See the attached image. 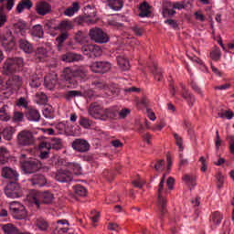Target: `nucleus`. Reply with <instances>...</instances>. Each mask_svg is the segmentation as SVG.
Segmentation results:
<instances>
[{
  "label": "nucleus",
  "instance_id": "1",
  "mask_svg": "<svg viewBox=\"0 0 234 234\" xmlns=\"http://www.w3.org/2000/svg\"><path fill=\"white\" fill-rule=\"evenodd\" d=\"M89 114L95 120H114L118 116V111L112 108L104 109L98 102H92L90 104Z\"/></svg>",
  "mask_w": 234,
  "mask_h": 234
},
{
  "label": "nucleus",
  "instance_id": "2",
  "mask_svg": "<svg viewBox=\"0 0 234 234\" xmlns=\"http://www.w3.org/2000/svg\"><path fill=\"white\" fill-rule=\"evenodd\" d=\"M24 65L25 62L21 57L8 58L5 59L3 69L6 76H10V74L19 72Z\"/></svg>",
  "mask_w": 234,
  "mask_h": 234
},
{
  "label": "nucleus",
  "instance_id": "3",
  "mask_svg": "<svg viewBox=\"0 0 234 234\" xmlns=\"http://www.w3.org/2000/svg\"><path fill=\"white\" fill-rule=\"evenodd\" d=\"M34 204L39 207L40 204H52L54 202V194L49 191L37 192L29 197Z\"/></svg>",
  "mask_w": 234,
  "mask_h": 234
},
{
  "label": "nucleus",
  "instance_id": "4",
  "mask_svg": "<svg viewBox=\"0 0 234 234\" xmlns=\"http://www.w3.org/2000/svg\"><path fill=\"white\" fill-rule=\"evenodd\" d=\"M36 139L34 138V133L28 130L21 131L16 137V144L18 147H28L34 145Z\"/></svg>",
  "mask_w": 234,
  "mask_h": 234
},
{
  "label": "nucleus",
  "instance_id": "5",
  "mask_svg": "<svg viewBox=\"0 0 234 234\" xmlns=\"http://www.w3.org/2000/svg\"><path fill=\"white\" fill-rule=\"evenodd\" d=\"M22 170L26 175H32L37 173L42 167L43 164L37 159H30L21 162Z\"/></svg>",
  "mask_w": 234,
  "mask_h": 234
},
{
  "label": "nucleus",
  "instance_id": "6",
  "mask_svg": "<svg viewBox=\"0 0 234 234\" xmlns=\"http://www.w3.org/2000/svg\"><path fill=\"white\" fill-rule=\"evenodd\" d=\"M89 36L91 41H94L95 43H109V35L103 32L101 28L94 27L90 29Z\"/></svg>",
  "mask_w": 234,
  "mask_h": 234
},
{
  "label": "nucleus",
  "instance_id": "7",
  "mask_svg": "<svg viewBox=\"0 0 234 234\" xmlns=\"http://www.w3.org/2000/svg\"><path fill=\"white\" fill-rule=\"evenodd\" d=\"M5 194L8 198H21L23 190L16 182H9L5 188Z\"/></svg>",
  "mask_w": 234,
  "mask_h": 234
},
{
  "label": "nucleus",
  "instance_id": "8",
  "mask_svg": "<svg viewBox=\"0 0 234 234\" xmlns=\"http://www.w3.org/2000/svg\"><path fill=\"white\" fill-rule=\"evenodd\" d=\"M0 40L2 41V47H4L6 52H10L16 47V37L11 31H7L5 34L2 35Z\"/></svg>",
  "mask_w": 234,
  "mask_h": 234
},
{
  "label": "nucleus",
  "instance_id": "9",
  "mask_svg": "<svg viewBox=\"0 0 234 234\" xmlns=\"http://www.w3.org/2000/svg\"><path fill=\"white\" fill-rule=\"evenodd\" d=\"M111 62L96 61L90 66V69L95 74H105L106 72H109V70H111Z\"/></svg>",
  "mask_w": 234,
  "mask_h": 234
},
{
  "label": "nucleus",
  "instance_id": "10",
  "mask_svg": "<svg viewBox=\"0 0 234 234\" xmlns=\"http://www.w3.org/2000/svg\"><path fill=\"white\" fill-rule=\"evenodd\" d=\"M55 179L61 184H69V182L74 180V177L72 176V172L67 169H58L55 175Z\"/></svg>",
  "mask_w": 234,
  "mask_h": 234
},
{
  "label": "nucleus",
  "instance_id": "11",
  "mask_svg": "<svg viewBox=\"0 0 234 234\" xmlns=\"http://www.w3.org/2000/svg\"><path fill=\"white\" fill-rule=\"evenodd\" d=\"M71 147L78 153H87L90 149V144L87 140L76 139L72 142Z\"/></svg>",
  "mask_w": 234,
  "mask_h": 234
},
{
  "label": "nucleus",
  "instance_id": "12",
  "mask_svg": "<svg viewBox=\"0 0 234 234\" xmlns=\"http://www.w3.org/2000/svg\"><path fill=\"white\" fill-rule=\"evenodd\" d=\"M84 54L89 56V58H100L103 54V51L100 46L87 45L84 47Z\"/></svg>",
  "mask_w": 234,
  "mask_h": 234
},
{
  "label": "nucleus",
  "instance_id": "13",
  "mask_svg": "<svg viewBox=\"0 0 234 234\" xmlns=\"http://www.w3.org/2000/svg\"><path fill=\"white\" fill-rule=\"evenodd\" d=\"M36 11L38 16H47L52 12V5L47 1H39L36 5Z\"/></svg>",
  "mask_w": 234,
  "mask_h": 234
},
{
  "label": "nucleus",
  "instance_id": "14",
  "mask_svg": "<svg viewBox=\"0 0 234 234\" xmlns=\"http://www.w3.org/2000/svg\"><path fill=\"white\" fill-rule=\"evenodd\" d=\"M44 85L48 90H52L58 85V74L49 73L44 78Z\"/></svg>",
  "mask_w": 234,
  "mask_h": 234
},
{
  "label": "nucleus",
  "instance_id": "15",
  "mask_svg": "<svg viewBox=\"0 0 234 234\" xmlns=\"http://www.w3.org/2000/svg\"><path fill=\"white\" fill-rule=\"evenodd\" d=\"M10 211L12 212V215L14 218L16 220H23L27 218V208H25V206L20 205L18 207H10Z\"/></svg>",
  "mask_w": 234,
  "mask_h": 234
},
{
  "label": "nucleus",
  "instance_id": "16",
  "mask_svg": "<svg viewBox=\"0 0 234 234\" xmlns=\"http://www.w3.org/2000/svg\"><path fill=\"white\" fill-rule=\"evenodd\" d=\"M61 59L62 61H66V63H74L76 61H83V55L68 52L61 56Z\"/></svg>",
  "mask_w": 234,
  "mask_h": 234
},
{
  "label": "nucleus",
  "instance_id": "17",
  "mask_svg": "<svg viewBox=\"0 0 234 234\" xmlns=\"http://www.w3.org/2000/svg\"><path fill=\"white\" fill-rule=\"evenodd\" d=\"M2 176L3 178H8L9 180H13L11 182H17L19 178V174H17V172L10 167H4L2 170Z\"/></svg>",
  "mask_w": 234,
  "mask_h": 234
},
{
  "label": "nucleus",
  "instance_id": "18",
  "mask_svg": "<svg viewBox=\"0 0 234 234\" xmlns=\"http://www.w3.org/2000/svg\"><path fill=\"white\" fill-rule=\"evenodd\" d=\"M26 118L29 122H39L41 120V114H39L37 109L29 107L26 112Z\"/></svg>",
  "mask_w": 234,
  "mask_h": 234
},
{
  "label": "nucleus",
  "instance_id": "19",
  "mask_svg": "<svg viewBox=\"0 0 234 234\" xmlns=\"http://www.w3.org/2000/svg\"><path fill=\"white\" fill-rule=\"evenodd\" d=\"M61 78L64 80V81H68V83L70 85H74V83H76L74 69H71L70 68H65L62 70Z\"/></svg>",
  "mask_w": 234,
  "mask_h": 234
},
{
  "label": "nucleus",
  "instance_id": "20",
  "mask_svg": "<svg viewBox=\"0 0 234 234\" xmlns=\"http://www.w3.org/2000/svg\"><path fill=\"white\" fill-rule=\"evenodd\" d=\"M32 186H38V187H43V186H47V177L42 174H37L29 179Z\"/></svg>",
  "mask_w": 234,
  "mask_h": 234
},
{
  "label": "nucleus",
  "instance_id": "21",
  "mask_svg": "<svg viewBox=\"0 0 234 234\" xmlns=\"http://www.w3.org/2000/svg\"><path fill=\"white\" fill-rule=\"evenodd\" d=\"M139 17H151V5H149V3L147 1H144L139 5Z\"/></svg>",
  "mask_w": 234,
  "mask_h": 234
},
{
  "label": "nucleus",
  "instance_id": "22",
  "mask_svg": "<svg viewBox=\"0 0 234 234\" xmlns=\"http://www.w3.org/2000/svg\"><path fill=\"white\" fill-rule=\"evenodd\" d=\"M180 87L183 91H181V96L189 103V105H193L195 103V96L189 92V90L186 88V85L180 83Z\"/></svg>",
  "mask_w": 234,
  "mask_h": 234
},
{
  "label": "nucleus",
  "instance_id": "23",
  "mask_svg": "<svg viewBox=\"0 0 234 234\" xmlns=\"http://www.w3.org/2000/svg\"><path fill=\"white\" fill-rule=\"evenodd\" d=\"M19 48L26 52V54H32L34 52V46L27 39L21 38L18 41Z\"/></svg>",
  "mask_w": 234,
  "mask_h": 234
},
{
  "label": "nucleus",
  "instance_id": "24",
  "mask_svg": "<svg viewBox=\"0 0 234 234\" xmlns=\"http://www.w3.org/2000/svg\"><path fill=\"white\" fill-rule=\"evenodd\" d=\"M73 28H74V22L69 19H64L58 22V30L60 31V33L69 32V30H72Z\"/></svg>",
  "mask_w": 234,
  "mask_h": 234
},
{
  "label": "nucleus",
  "instance_id": "25",
  "mask_svg": "<svg viewBox=\"0 0 234 234\" xmlns=\"http://www.w3.org/2000/svg\"><path fill=\"white\" fill-rule=\"evenodd\" d=\"M117 64L121 70L125 71L131 69V64L129 63V59H127V58H125L124 56L120 55L117 57Z\"/></svg>",
  "mask_w": 234,
  "mask_h": 234
},
{
  "label": "nucleus",
  "instance_id": "26",
  "mask_svg": "<svg viewBox=\"0 0 234 234\" xmlns=\"http://www.w3.org/2000/svg\"><path fill=\"white\" fill-rule=\"evenodd\" d=\"M44 27L47 28V30L58 32V30H59V22L56 18H52L50 20H47Z\"/></svg>",
  "mask_w": 234,
  "mask_h": 234
},
{
  "label": "nucleus",
  "instance_id": "27",
  "mask_svg": "<svg viewBox=\"0 0 234 234\" xmlns=\"http://www.w3.org/2000/svg\"><path fill=\"white\" fill-rule=\"evenodd\" d=\"M34 6V4L30 0H22L16 6V12L21 14L25 9L30 10Z\"/></svg>",
  "mask_w": 234,
  "mask_h": 234
},
{
  "label": "nucleus",
  "instance_id": "28",
  "mask_svg": "<svg viewBox=\"0 0 234 234\" xmlns=\"http://www.w3.org/2000/svg\"><path fill=\"white\" fill-rule=\"evenodd\" d=\"M157 204L159 206L160 218L163 220L164 217H165L167 213V199H157Z\"/></svg>",
  "mask_w": 234,
  "mask_h": 234
},
{
  "label": "nucleus",
  "instance_id": "29",
  "mask_svg": "<svg viewBox=\"0 0 234 234\" xmlns=\"http://www.w3.org/2000/svg\"><path fill=\"white\" fill-rule=\"evenodd\" d=\"M73 74L75 79L78 78L80 81H85L87 80V70L83 67H79L73 69Z\"/></svg>",
  "mask_w": 234,
  "mask_h": 234
},
{
  "label": "nucleus",
  "instance_id": "30",
  "mask_svg": "<svg viewBox=\"0 0 234 234\" xmlns=\"http://www.w3.org/2000/svg\"><path fill=\"white\" fill-rule=\"evenodd\" d=\"M14 133H16V129H14V127L12 126H9L5 128L2 131L1 134L5 140H7V142H10V140L14 138Z\"/></svg>",
  "mask_w": 234,
  "mask_h": 234
},
{
  "label": "nucleus",
  "instance_id": "31",
  "mask_svg": "<svg viewBox=\"0 0 234 234\" xmlns=\"http://www.w3.org/2000/svg\"><path fill=\"white\" fill-rule=\"evenodd\" d=\"M4 233L5 234H19V229L14 226V224L8 223L2 227Z\"/></svg>",
  "mask_w": 234,
  "mask_h": 234
},
{
  "label": "nucleus",
  "instance_id": "32",
  "mask_svg": "<svg viewBox=\"0 0 234 234\" xmlns=\"http://www.w3.org/2000/svg\"><path fill=\"white\" fill-rule=\"evenodd\" d=\"M108 6H110L112 10H122V8H123V0H108Z\"/></svg>",
  "mask_w": 234,
  "mask_h": 234
},
{
  "label": "nucleus",
  "instance_id": "33",
  "mask_svg": "<svg viewBox=\"0 0 234 234\" xmlns=\"http://www.w3.org/2000/svg\"><path fill=\"white\" fill-rule=\"evenodd\" d=\"M66 39H69V32H63L60 33L56 38L57 41V47L58 50H61L63 48V44L65 43Z\"/></svg>",
  "mask_w": 234,
  "mask_h": 234
},
{
  "label": "nucleus",
  "instance_id": "34",
  "mask_svg": "<svg viewBox=\"0 0 234 234\" xmlns=\"http://www.w3.org/2000/svg\"><path fill=\"white\" fill-rule=\"evenodd\" d=\"M10 157V153L6 148L1 147L0 148V164L2 165H5V164H7L8 158Z\"/></svg>",
  "mask_w": 234,
  "mask_h": 234
},
{
  "label": "nucleus",
  "instance_id": "35",
  "mask_svg": "<svg viewBox=\"0 0 234 234\" xmlns=\"http://www.w3.org/2000/svg\"><path fill=\"white\" fill-rule=\"evenodd\" d=\"M6 109H8V105L5 104L1 109H0V121L1 122H10L11 116L6 112Z\"/></svg>",
  "mask_w": 234,
  "mask_h": 234
},
{
  "label": "nucleus",
  "instance_id": "36",
  "mask_svg": "<svg viewBox=\"0 0 234 234\" xmlns=\"http://www.w3.org/2000/svg\"><path fill=\"white\" fill-rule=\"evenodd\" d=\"M51 149L55 151L63 149V140L56 137L51 138Z\"/></svg>",
  "mask_w": 234,
  "mask_h": 234
},
{
  "label": "nucleus",
  "instance_id": "37",
  "mask_svg": "<svg viewBox=\"0 0 234 234\" xmlns=\"http://www.w3.org/2000/svg\"><path fill=\"white\" fill-rule=\"evenodd\" d=\"M32 36H35L36 37H43L45 36V31L43 30V27L41 25H36L32 28Z\"/></svg>",
  "mask_w": 234,
  "mask_h": 234
},
{
  "label": "nucleus",
  "instance_id": "38",
  "mask_svg": "<svg viewBox=\"0 0 234 234\" xmlns=\"http://www.w3.org/2000/svg\"><path fill=\"white\" fill-rule=\"evenodd\" d=\"M73 191L75 195H78V197H87V188H85L81 185H77L73 186Z\"/></svg>",
  "mask_w": 234,
  "mask_h": 234
},
{
  "label": "nucleus",
  "instance_id": "39",
  "mask_svg": "<svg viewBox=\"0 0 234 234\" xmlns=\"http://www.w3.org/2000/svg\"><path fill=\"white\" fill-rule=\"evenodd\" d=\"M80 10V4L78 2H74L72 4V7H69L64 11V16H74L75 12Z\"/></svg>",
  "mask_w": 234,
  "mask_h": 234
},
{
  "label": "nucleus",
  "instance_id": "40",
  "mask_svg": "<svg viewBox=\"0 0 234 234\" xmlns=\"http://www.w3.org/2000/svg\"><path fill=\"white\" fill-rule=\"evenodd\" d=\"M73 39L76 43H82L87 39V33L85 31L79 30L75 33Z\"/></svg>",
  "mask_w": 234,
  "mask_h": 234
},
{
  "label": "nucleus",
  "instance_id": "41",
  "mask_svg": "<svg viewBox=\"0 0 234 234\" xmlns=\"http://www.w3.org/2000/svg\"><path fill=\"white\" fill-rule=\"evenodd\" d=\"M166 5L168 8H174V10H182L186 8V5H184V2H167Z\"/></svg>",
  "mask_w": 234,
  "mask_h": 234
},
{
  "label": "nucleus",
  "instance_id": "42",
  "mask_svg": "<svg viewBox=\"0 0 234 234\" xmlns=\"http://www.w3.org/2000/svg\"><path fill=\"white\" fill-rule=\"evenodd\" d=\"M182 180L184 182H186V184H191L192 187H195L197 186V176H191L186 174L182 177Z\"/></svg>",
  "mask_w": 234,
  "mask_h": 234
},
{
  "label": "nucleus",
  "instance_id": "43",
  "mask_svg": "<svg viewBox=\"0 0 234 234\" xmlns=\"http://www.w3.org/2000/svg\"><path fill=\"white\" fill-rule=\"evenodd\" d=\"M221 55L220 48L215 47L210 52V58L213 59V61H218Z\"/></svg>",
  "mask_w": 234,
  "mask_h": 234
},
{
  "label": "nucleus",
  "instance_id": "44",
  "mask_svg": "<svg viewBox=\"0 0 234 234\" xmlns=\"http://www.w3.org/2000/svg\"><path fill=\"white\" fill-rule=\"evenodd\" d=\"M37 228H38L40 231H47V229H48V222L45 219L39 218L37 220Z\"/></svg>",
  "mask_w": 234,
  "mask_h": 234
},
{
  "label": "nucleus",
  "instance_id": "45",
  "mask_svg": "<svg viewBox=\"0 0 234 234\" xmlns=\"http://www.w3.org/2000/svg\"><path fill=\"white\" fill-rule=\"evenodd\" d=\"M78 96H81V91L80 90H69L65 94V98L68 101H70L72 98H76Z\"/></svg>",
  "mask_w": 234,
  "mask_h": 234
},
{
  "label": "nucleus",
  "instance_id": "46",
  "mask_svg": "<svg viewBox=\"0 0 234 234\" xmlns=\"http://www.w3.org/2000/svg\"><path fill=\"white\" fill-rule=\"evenodd\" d=\"M216 179H217L218 189H222V187L224 186V176L222 175V172H218L216 175Z\"/></svg>",
  "mask_w": 234,
  "mask_h": 234
},
{
  "label": "nucleus",
  "instance_id": "47",
  "mask_svg": "<svg viewBox=\"0 0 234 234\" xmlns=\"http://www.w3.org/2000/svg\"><path fill=\"white\" fill-rule=\"evenodd\" d=\"M174 138L176 140V145L179 147V151H184V140L178 133H174Z\"/></svg>",
  "mask_w": 234,
  "mask_h": 234
},
{
  "label": "nucleus",
  "instance_id": "48",
  "mask_svg": "<svg viewBox=\"0 0 234 234\" xmlns=\"http://www.w3.org/2000/svg\"><path fill=\"white\" fill-rule=\"evenodd\" d=\"M165 165V160L160 159V160H157V162L154 165V168L157 173H160V171H164Z\"/></svg>",
  "mask_w": 234,
  "mask_h": 234
},
{
  "label": "nucleus",
  "instance_id": "49",
  "mask_svg": "<svg viewBox=\"0 0 234 234\" xmlns=\"http://www.w3.org/2000/svg\"><path fill=\"white\" fill-rule=\"evenodd\" d=\"M164 180H161L157 189V200H164L165 197L162 194L164 192Z\"/></svg>",
  "mask_w": 234,
  "mask_h": 234
},
{
  "label": "nucleus",
  "instance_id": "50",
  "mask_svg": "<svg viewBox=\"0 0 234 234\" xmlns=\"http://www.w3.org/2000/svg\"><path fill=\"white\" fill-rule=\"evenodd\" d=\"M24 118L25 113L21 112H15L13 115V122H15V123H19V122H22Z\"/></svg>",
  "mask_w": 234,
  "mask_h": 234
},
{
  "label": "nucleus",
  "instance_id": "51",
  "mask_svg": "<svg viewBox=\"0 0 234 234\" xmlns=\"http://www.w3.org/2000/svg\"><path fill=\"white\" fill-rule=\"evenodd\" d=\"M90 16H77L76 18L73 19V23L76 25H83V23L87 22V19H89Z\"/></svg>",
  "mask_w": 234,
  "mask_h": 234
},
{
  "label": "nucleus",
  "instance_id": "52",
  "mask_svg": "<svg viewBox=\"0 0 234 234\" xmlns=\"http://www.w3.org/2000/svg\"><path fill=\"white\" fill-rule=\"evenodd\" d=\"M154 76V80H156V81H162V72L160 70H158V68L156 67V65H154V69L152 70Z\"/></svg>",
  "mask_w": 234,
  "mask_h": 234
},
{
  "label": "nucleus",
  "instance_id": "53",
  "mask_svg": "<svg viewBox=\"0 0 234 234\" xmlns=\"http://www.w3.org/2000/svg\"><path fill=\"white\" fill-rule=\"evenodd\" d=\"M70 167H71V169H73L74 175H76L77 176L81 175V165H80V164L73 163L70 165Z\"/></svg>",
  "mask_w": 234,
  "mask_h": 234
},
{
  "label": "nucleus",
  "instance_id": "54",
  "mask_svg": "<svg viewBox=\"0 0 234 234\" xmlns=\"http://www.w3.org/2000/svg\"><path fill=\"white\" fill-rule=\"evenodd\" d=\"M5 7L1 6L0 7V27H4L5 24L6 23V15H5Z\"/></svg>",
  "mask_w": 234,
  "mask_h": 234
},
{
  "label": "nucleus",
  "instance_id": "55",
  "mask_svg": "<svg viewBox=\"0 0 234 234\" xmlns=\"http://www.w3.org/2000/svg\"><path fill=\"white\" fill-rule=\"evenodd\" d=\"M17 107H24V109L27 110L28 107V101H27V99L25 97H21L17 101H16Z\"/></svg>",
  "mask_w": 234,
  "mask_h": 234
},
{
  "label": "nucleus",
  "instance_id": "56",
  "mask_svg": "<svg viewBox=\"0 0 234 234\" xmlns=\"http://www.w3.org/2000/svg\"><path fill=\"white\" fill-rule=\"evenodd\" d=\"M227 141L229 144V152L234 154V135H227Z\"/></svg>",
  "mask_w": 234,
  "mask_h": 234
},
{
  "label": "nucleus",
  "instance_id": "57",
  "mask_svg": "<svg viewBox=\"0 0 234 234\" xmlns=\"http://www.w3.org/2000/svg\"><path fill=\"white\" fill-rule=\"evenodd\" d=\"M165 23L166 25H169V27H171L174 30H178V22H176V20L175 19H166L165 21Z\"/></svg>",
  "mask_w": 234,
  "mask_h": 234
},
{
  "label": "nucleus",
  "instance_id": "58",
  "mask_svg": "<svg viewBox=\"0 0 234 234\" xmlns=\"http://www.w3.org/2000/svg\"><path fill=\"white\" fill-rule=\"evenodd\" d=\"M117 114H119L122 120H125L127 118V115L131 114V110L125 108L121 110L119 112H117Z\"/></svg>",
  "mask_w": 234,
  "mask_h": 234
},
{
  "label": "nucleus",
  "instance_id": "59",
  "mask_svg": "<svg viewBox=\"0 0 234 234\" xmlns=\"http://www.w3.org/2000/svg\"><path fill=\"white\" fill-rule=\"evenodd\" d=\"M15 28L16 30H19V32H23L27 28V23L23 21H18L16 24H15Z\"/></svg>",
  "mask_w": 234,
  "mask_h": 234
},
{
  "label": "nucleus",
  "instance_id": "60",
  "mask_svg": "<svg viewBox=\"0 0 234 234\" xmlns=\"http://www.w3.org/2000/svg\"><path fill=\"white\" fill-rule=\"evenodd\" d=\"M79 123L81 127H84V129H89V127H90V121L83 117L80 118V121Z\"/></svg>",
  "mask_w": 234,
  "mask_h": 234
},
{
  "label": "nucleus",
  "instance_id": "61",
  "mask_svg": "<svg viewBox=\"0 0 234 234\" xmlns=\"http://www.w3.org/2000/svg\"><path fill=\"white\" fill-rule=\"evenodd\" d=\"M212 220L217 226H218V224L222 222V216H220V213L216 212L213 214Z\"/></svg>",
  "mask_w": 234,
  "mask_h": 234
},
{
  "label": "nucleus",
  "instance_id": "62",
  "mask_svg": "<svg viewBox=\"0 0 234 234\" xmlns=\"http://www.w3.org/2000/svg\"><path fill=\"white\" fill-rule=\"evenodd\" d=\"M30 87L33 89H37V87H41V80L39 78L32 79L30 82Z\"/></svg>",
  "mask_w": 234,
  "mask_h": 234
},
{
  "label": "nucleus",
  "instance_id": "63",
  "mask_svg": "<svg viewBox=\"0 0 234 234\" xmlns=\"http://www.w3.org/2000/svg\"><path fill=\"white\" fill-rule=\"evenodd\" d=\"M111 145H112V147H114L115 149H119L123 147V143H122L120 139H116V140L111 141Z\"/></svg>",
  "mask_w": 234,
  "mask_h": 234
},
{
  "label": "nucleus",
  "instance_id": "64",
  "mask_svg": "<svg viewBox=\"0 0 234 234\" xmlns=\"http://www.w3.org/2000/svg\"><path fill=\"white\" fill-rule=\"evenodd\" d=\"M36 56H43L46 57L48 54L47 48H37V50L35 51Z\"/></svg>",
  "mask_w": 234,
  "mask_h": 234
}]
</instances>
